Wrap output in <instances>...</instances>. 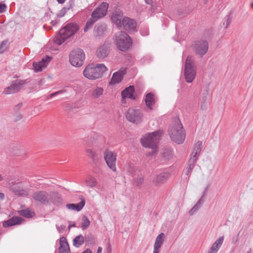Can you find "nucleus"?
<instances>
[{"instance_id": "obj_15", "label": "nucleus", "mask_w": 253, "mask_h": 253, "mask_svg": "<svg viewBox=\"0 0 253 253\" xmlns=\"http://www.w3.org/2000/svg\"><path fill=\"white\" fill-rule=\"evenodd\" d=\"M122 22L121 28L129 32H135L137 31L136 23L133 19L127 17H124Z\"/></svg>"}, {"instance_id": "obj_23", "label": "nucleus", "mask_w": 253, "mask_h": 253, "mask_svg": "<svg viewBox=\"0 0 253 253\" xmlns=\"http://www.w3.org/2000/svg\"><path fill=\"white\" fill-rule=\"evenodd\" d=\"M134 87L133 86H129L126 88L122 91L121 94L122 96V101L126 98H129L132 99H134L135 97L133 96Z\"/></svg>"}, {"instance_id": "obj_59", "label": "nucleus", "mask_w": 253, "mask_h": 253, "mask_svg": "<svg viewBox=\"0 0 253 253\" xmlns=\"http://www.w3.org/2000/svg\"><path fill=\"white\" fill-rule=\"evenodd\" d=\"M4 197V195L2 193H0V199H3Z\"/></svg>"}, {"instance_id": "obj_10", "label": "nucleus", "mask_w": 253, "mask_h": 253, "mask_svg": "<svg viewBox=\"0 0 253 253\" xmlns=\"http://www.w3.org/2000/svg\"><path fill=\"white\" fill-rule=\"evenodd\" d=\"M9 188L15 195L18 196H26L29 195L30 189H25L20 183H15L13 182L8 183Z\"/></svg>"}, {"instance_id": "obj_11", "label": "nucleus", "mask_w": 253, "mask_h": 253, "mask_svg": "<svg viewBox=\"0 0 253 253\" xmlns=\"http://www.w3.org/2000/svg\"><path fill=\"white\" fill-rule=\"evenodd\" d=\"M104 160L108 166L113 171H116L117 155L113 152L106 150L104 153Z\"/></svg>"}, {"instance_id": "obj_3", "label": "nucleus", "mask_w": 253, "mask_h": 253, "mask_svg": "<svg viewBox=\"0 0 253 253\" xmlns=\"http://www.w3.org/2000/svg\"><path fill=\"white\" fill-rule=\"evenodd\" d=\"M162 131L159 130L144 135L141 139L143 146L152 149V155L157 152L158 143L160 139Z\"/></svg>"}, {"instance_id": "obj_12", "label": "nucleus", "mask_w": 253, "mask_h": 253, "mask_svg": "<svg viewBox=\"0 0 253 253\" xmlns=\"http://www.w3.org/2000/svg\"><path fill=\"white\" fill-rule=\"evenodd\" d=\"M25 84V81L21 80L12 81L10 86L4 88L2 94H10L17 93Z\"/></svg>"}, {"instance_id": "obj_26", "label": "nucleus", "mask_w": 253, "mask_h": 253, "mask_svg": "<svg viewBox=\"0 0 253 253\" xmlns=\"http://www.w3.org/2000/svg\"><path fill=\"white\" fill-rule=\"evenodd\" d=\"M109 53L108 46L106 44L101 46L96 51V55L99 58H104Z\"/></svg>"}, {"instance_id": "obj_25", "label": "nucleus", "mask_w": 253, "mask_h": 253, "mask_svg": "<svg viewBox=\"0 0 253 253\" xmlns=\"http://www.w3.org/2000/svg\"><path fill=\"white\" fill-rule=\"evenodd\" d=\"M49 203H52L54 205L59 206L62 203V199L57 193H51L49 195Z\"/></svg>"}, {"instance_id": "obj_49", "label": "nucleus", "mask_w": 253, "mask_h": 253, "mask_svg": "<svg viewBox=\"0 0 253 253\" xmlns=\"http://www.w3.org/2000/svg\"><path fill=\"white\" fill-rule=\"evenodd\" d=\"M66 12V8H63L60 12V14H59L60 16V17L63 16Z\"/></svg>"}, {"instance_id": "obj_9", "label": "nucleus", "mask_w": 253, "mask_h": 253, "mask_svg": "<svg viewBox=\"0 0 253 253\" xmlns=\"http://www.w3.org/2000/svg\"><path fill=\"white\" fill-rule=\"evenodd\" d=\"M126 116L128 121L137 124L141 122L143 114L141 111L139 109L129 108Z\"/></svg>"}, {"instance_id": "obj_44", "label": "nucleus", "mask_w": 253, "mask_h": 253, "mask_svg": "<svg viewBox=\"0 0 253 253\" xmlns=\"http://www.w3.org/2000/svg\"><path fill=\"white\" fill-rule=\"evenodd\" d=\"M141 34L143 36H147L149 34V31L147 28H144L140 30Z\"/></svg>"}, {"instance_id": "obj_58", "label": "nucleus", "mask_w": 253, "mask_h": 253, "mask_svg": "<svg viewBox=\"0 0 253 253\" xmlns=\"http://www.w3.org/2000/svg\"><path fill=\"white\" fill-rule=\"evenodd\" d=\"M59 3L62 4L65 2V0H57Z\"/></svg>"}, {"instance_id": "obj_46", "label": "nucleus", "mask_w": 253, "mask_h": 253, "mask_svg": "<svg viewBox=\"0 0 253 253\" xmlns=\"http://www.w3.org/2000/svg\"><path fill=\"white\" fill-rule=\"evenodd\" d=\"M6 45V42L3 41L0 44V53H3L5 50V48H3V46Z\"/></svg>"}, {"instance_id": "obj_36", "label": "nucleus", "mask_w": 253, "mask_h": 253, "mask_svg": "<svg viewBox=\"0 0 253 253\" xmlns=\"http://www.w3.org/2000/svg\"><path fill=\"white\" fill-rule=\"evenodd\" d=\"M197 159L196 158H193L190 157L187 167L186 168L187 172L186 174L188 175L193 169L195 166V164L196 163Z\"/></svg>"}, {"instance_id": "obj_29", "label": "nucleus", "mask_w": 253, "mask_h": 253, "mask_svg": "<svg viewBox=\"0 0 253 253\" xmlns=\"http://www.w3.org/2000/svg\"><path fill=\"white\" fill-rule=\"evenodd\" d=\"M104 89L102 87L99 86H95L94 87L90 92V96L94 99H98L102 95Z\"/></svg>"}, {"instance_id": "obj_64", "label": "nucleus", "mask_w": 253, "mask_h": 253, "mask_svg": "<svg viewBox=\"0 0 253 253\" xmlns=\"http://www.w3.org/2000/svg\"><path fill=\"white\" fill-rule=\"evenodd\" d=\"M208 0H203V1L204 2L205 4H207L208 2Z\"/></svg>"}, {"instance_id": "obj_48", "label": "nucleus", "mask_w": 253, "mask_h": 253, "mask_svg": "<svg viewBox=\"0 0 253 253\" xmlns=\"http://www.w3.org/2000/svg\"><path fill=\"white\" fill-rule=\"evenodd\" d=\"M22 106V103H18L17 105H16L15 106L14 110L16 111H19L21 109Z\"/></svg>"}, {"instance_id": "obj_50", "label": "nucleus", "mask_w": 253, "mask_h": 253, "mask_svg": "<svg viewBox=\"0 0 253 253\" xmlns=\"http://www.w3.org/2000/svg\"><path fill=\"white\" fill-rule=\"evenodd\" d=\"M231 18L229 16L228 17L227 19L226 20V22H225V28H227L229 26V25L230 23V22H231Z\"/></svg>"}, {"instance_id": "obj_52", "label": "nucleus", "mask_w": 253, "mask_h": 253, "mask_svg": "<svg viewBox=\"0 0 253 253\" xmlns=\"http://www.w3.org/2000/svg\"><path fill=\"white\" fill-rule=\"evenodd\" d=\"M56 96V94H55V92H54V93H52L51 94H50L48 97H47V99H49V98H51L54 96Z\"/></svg>"}, {"instance_id": "obj_56", "label": "nucleus", "mask_w": 253, "mask_h": 253, "mask_svg": "<svg viewBox=\"0 0 253 253\" xmlns=\"http://www.w3.org/2000/svg\"><path fill=\"white\" fill-rule=\"evenodd\" d=\"M107 253H111L112 250L111 247L109 246L107 249Z\"/></svg>"}, {"instance_id": "obj_28", "label": "nucleus", "mask_w": 253, "mask_h": 253, "mask_svg": "<svg viewBox=\"0 0 253 253\" xmlns=\"http://www.w3.org/2000/svg\"><path fill=\"white\" fill-rule=\"evenodd\" d=\"M85 205V200H82L78 204H70L66 205V207L71 210H74L76 211H80Z\"/></svg>"}, {"instance_id": "obj_21", "label": "nucleus", "mask_w": 253, "mask_h": 253, "mask_svg": "<svg viewBox=\"0 0 253 253\" xmlns=\"http://www.w3.org/2000/svg\"><path fill=\"white\" fill-rule=\"evenodd\" d=\"M59 242V253H70V248L66 238L65 237H62L60 239Z\"/></svg>"}, {"instance_id": "obj_19", "label": "nucleus", "mask_w": 253, "mask_h": 253, "mask_svg": "<svg viewBox=\"0 0 253 253\" xmlns=\"http://www.w3.org/2000/svg\"><path fill=\"white\" fill-rule=\"evenodd\" d=\"M24 220L20 216H14L10 219L3 222V226L4 228L10 227L16 225H20Z\"/></svg>"}, {"instance_id": "obj_41", "label": "nucleus", "mask_w": 253, "mask_h": 253, "mask_svg": "<svg viewBox=\"0 0 253 253\" xmlns=\"http://www.w3.org/2000/svg\"><path fill=\"white\" fill-rule=\"evenodd\" d=\"M82 228L83 230H84L89 227L90 224V222L89 219L85 215H84L82 217Z\"/></svg>"}, {"instance_id": "obj_61", "label": "nucleus", "mask_w": 253, "mask_h": 253, "mask_svg": "<svg viewBox=\"0 0 253 253\" xmlns=\"http://www.w3.org/2000/svg\"><path fill=\"white\" fill-rule=\"evenodd\" d=\"M239 235V233H238V235H237V237H238ZM237 240H238V237H237V238H236V239H233V242H236V241H237Z\"/></svg>"}, {"instance_id": "obj_62", "label": "nucleus", "mask_w": 253, "mask_h": 253, "mask_svg": "<svg viewBox=\"0 0 253 253\" xmlns=\"http://www.w3.org/2000/svg\"><path fill=\"white\" fill-rule=\"evenodd\" d=\"M3 176L0 174V181H2L3 180Z\"/></svg>"}, {"instance_id": "obj_33", "label": "nucleus", "mask_w": 253, "mask_h": 253, "mask_svg": "<svg viewBox=\"0 0 253 253\" xmlns=\"http://www.w3.org/2000/svg\"><path fill=\"white\" fill-rule=\"evenodd\" d=\"M164 237L165 234L163 233L160 234L157 237L155 244H154V248H158L160 249L163 244L164 241Z\"/></svg>"}, {"instance_id": "obj_47", "label": "nucleus", "mask_w": 253, "mask_h": 253, "mask_svg": "<svg viewBox=\"0 0 253 253\" xmlns=\"http://www.w3.org/2000/svg\"><path fill=\"white\" fill-rule=\"evenodd\" d=\"M69 3V6L68 7V9L72 8L75 5L74 0H70Z\"/></svg>"}, {"instance_id": "obj_34", "label": "nucleus", "mask_w": 253, "mask_h": 253, "mask_svg": "<svg viewBox=\"0 0 253 253\" xmlns=\"http://www.w3.org/2000/svg\"><path fill=\"white\" fill-rule=\"evenodd\" d=\"M105 31V27L102 25L96 26L94 28V35L96 37H100L103 35Z\"/></svg>"}, {"instance_id": "obj_45", "label": "nucleus", "mask_w": 253, "mask_h": 253, "mask_svg": "<svg viewBox=\"0 0 253 253\" xmlns=\"http://www.w3.org/2000/svg\"><path fill=\"white\" fill-rule=\"evenodd\" d=\"M6 6L5 4L0 3V13H3L5 11Z\"/></svg>"}, {"instance_id": "obj_16", "label": "nucleus", "mask_w": 253, "mask_h": 253, "mask_svg": "<svg viewBox=\"0 0 253 253\" xmlns=\"http://www.w3.org/2000/svg\"><path fill=\"white\" fill-rule=\"evenodd\" d=\"M169 177V173L168 172H162L157 175L153 180L152 183L155 186H160L163 184Z\"/></svg>"}, {"instance_id": "obj_51", "label": "nucleus", "mask_w": 253, "mask_h": 253, "mask_svg": "<svg viewBox=\"0 0 253 253\" xmlns=\"http://www.w3.org/2000/svg\"><path fill=\"white\" fill-rule=\"evenodd\" d=\"M66 92V90L65 89H62V90H60L59 91H57L56 92H55V94H56V95H58V94H62L64 92Z\"/></svg>"}, {"instance_id": "obj_35", "label": "nucleus", "mask_w": 253, "mask_h": 253, "mask_svg": "<svg viewBox=\"0 0 253 253\" xmlns=\"http://www.w3.org/2000/svg\"><path fill=\"white\" fill-rule=\"evenodd\" d=\"M19 213L26 218H31L35 215V212L29 209L21 210L19 211Z\"/></svg>"}, {"instance_id": "obj_24", "label": "nucleus", "mask_w": 253, "mask_h": 253, "mask_svg": "<svg viewBox=\"0 0 253 253\" xmlns=\"http://www.w3.org/2000/svg\"><path fill=\"white\" fill-rule=\"evenodd\" d=\"M224 240L223 236L219 237L212 244L208 253H217L221 246Z\"/></svg>"}, {"instance_id": "obj_2", "label": "nucleus", "mask_w": 253, "mask_h": 253, "mask_svg": "<svg viewBox=\"0 0 253 253\" xmlns=\"http://www.w3.org/2000/svg\"><path fill=\"white\" fill-rule=\"evenodd\" d=\"M79 29L80 27L77 23H68L59 31V35L54 39V42L58 45L61 44L66 40L74 35Z\"/></svg>"}, {"instance_id": "obj_30", "label": "nucleus", "mask_w": 253, "mask_h": 253, "mask_svg": "<svg viewBox=\"0 0 253 253\" xmlns=\"http://www.w3.org/2000/svg\"><path fill=\"white\" fill-rule=\"evenodd\" d=\"M206 191L204 192V194L202 196V197L200 199V200L198 201V202L197 203V204L191 209V210L189 211V213L190 215H193L195 212H196L200 208V207L202 206V205L203 204L204 200L203 198L204 197V195L206 193Z\"/></svg>"}, {"instance_id": "obj_39", "label": "nucleus", "mask_w": 253, "mask_h": 253, "mask_svg": "<svg viewBox=\"0 0 253 253\" xmlns=\"http://www.w3.org/2000/svg\"><path fill=\"white\" fill-rule=\"evenodd\" d=\"M86 185L90 188L94 187L97 184L96 179L92 176L89 177L85 180Z\"/></svg>"}, {"instance_id": "obj_43", "label": "nucleus", "mask_w": 253, "mask_h": 253, "mask_svg": "<svg viewBox=\"0 0 253 253\" xmlns=\"http://www.w3.org/2000/svg\"><path fill=\"white\" fill-rule=\"evenodd\" d=\"M94 239V236L91 234H89V235H87L85 237V239L84 240H85V241L86 242L91 243L93 241Z\"/></svg>"}, {"instance_id": "obj_20", "label": "nucleus", "mask_w": 253, "mask_h": 253, "mask_svg": "<svg viewBox=\"0 0 253 253\" xmlns=\"http://www.w3.org/2000/svg\"><path fill=\"white\" fill-rule=\"evenodd\" d=\"M157 99L154 94L151 92L147 93L145 95V102L147 108L150 110L153 109V106L157 102Z\"/></svg>"}, {"instance_id": "obj_4", "label": "nucleus", "mask_w": 253, "mask_h": 253, "mask_svg": "<svg viewBox=\"0 0 253 253\" xmlns=\"http://www.w3.org/2000/svg\"><path fill=\"white\" fill-rule=\"evenodd\" d=\"M106 70L107 68L103 64H91L85 67L83 74L89 80H96L101 78Z\"/></svg>"}, {"instance_id": "obj_6", "label": "nucleus", "mask_w": 253, "mask_h": 253, "mask_svg": "<svg viewBox=\"0 0 253 253\" xmlns=\"http://www.w3.org/2000/svg\"><path fill=\"white\" fill-rule=\"evenodd\" d=\"M132 44L130 37L124 31L119 33L116 36V45L119 50L122 51L127 50Z\"/></svg>"}, {"instance_id": "obj_7", "label": "nucleus", "mask_w": 253, "mask_h": 253, "mask_svg": "<svg viewBox=\"0 0 253 253\" xmlns=\"http://www.w3.org/2000/svg\"><path fill=\"white\" fill-rule=\"evenodd\" d=\"M191 47L195 54L202 58L206 54L209 49V43L206 40H197L193 42Z\"/></svg>"}, {"instance_id": "obj_14", "label": "nucleus", "mask_w": 253, "mask_h": 253, "mask_svg": "<svg viewBox=\"0 0 253 253\" xmlns=\"http://www.w3.org/2000/svg\"><path fill=\"white\" fill-rule=\"evenodd\" d=\"M49 195L45 191H37L33 194L32 198L41 204H49Z\"/></svg>"}, {"instance_id": "obj_53", "label": "nucleus", "mask_w": 253, "mask_h": 253, "mask_svg": "<svg viewBox=\"0 0 253 253\" xmlns=\"http://www.w3.org/2000/svg\"><path fill=\"white\" fill-rule=\"evenodd\" d=\"M102 248L101 247H99L97 251V253H102Z\"/></svg>"}, {"instance_id": "obj_17", "label": "nucleus", "mask_w": 253, "mask_h": 253, "mask_svg": "<svg viewBox=\"0 0 253 253\" xmlns=\"http://www.w3.org/2000/svg\"><path fill=\"white\" fill-rule=\"evenodd\" d=\"M124 18L123 16V13L120 10H116L113 13L111 17L112 22L117 26L118 28L121 29V25L122 24L123 19Z\"/></svg>"}, {"instance_id": "obj_8", "label": "nucleus", "mask_w": 253, "mask_h": 253, "mask_svg": "<svg viewBox=\"0 0 253 253\" xmlns=\"http://www.w3.org/2000/svg\"><path fill=\"white\" fill-rule=\"evenodd\" d=\"M85 59V54L83 50L78 48L71 51L69 56L71 64L75 67H81Z\"/></svg>"}, {"instance_id": "obj_63", "label": "nucleus", "mask_w": 253, "mask_h": 253, "mask_svg": "<svg viewBox=\"0 0 253 253\" xmlns=\"http://www.w3.org/2000/svg\"><path fill=\"white\" fill-rule=\"evenodd\" d=\"M60 227H61V229H64L65 228V226L63 225H62L60 226Z\"/></svg>"}, {"instance_id": "obj_38", "label": "nucleus", "mask_w": 253, "mask_h": 253, "mask_svg": "<svg viewBox=\"0 0 253 253\" xmlns=\"http://www.w3.org/2000/svg\"><path fill=\"white\" fill-rule=\"evenodd\" d=\"M87 156L89 157L94 163H96L98 161V157L97 154L90 149H87L86 150Z\"/></svg>"}, {"instance_id": "obj_5", "label": "nucleus", "mask_w": 253, "mask_h": 253, "mask_svg": "<svg viewBox=\"0 0 253 253\" xmlns=\"http://www.w3.org/2000/svg\"><path fill=\"white\" fill-rule=\"evenodd\" d=\"M196 70L194 59L192 55L187 57L184 68V76L186 81L191 83L194 80L196 76Z\"/></svg>"}, {"instance_id": "obj_57", "label": "nucleus", "mask_w": 253, "mask_h": 253, "mask_svg": "<svg viewBox=\"0 0 253 253\" xmlns=\"http://www.w3.org/2000/svg\"><path fill=\"white\" fill-rule=\"evenodd\" d=\"M145 1L148 4H151L152 3V0H145Z\"/></svg>"}, {"instance_id": "obj_13", "label": "nucleus", "mask_w": 253, "mask_h": 253, "mask_svg": "<svg viewBox=\"0 0 253 253\" xmlns=\"http://www.w3.org/2000/svg\"><path fill=\"white\" fill-rule=\"evenodd\" d=\"M109 4L107 2H102L97 8L95 9L91 13V17L94 18L95 20L104 17L107 12Z\"/></svg>"}, {"instance_id": "obj_18", "label": "nucleus", "mask_w": 253, "mask_h": 253, "mask_svg": "<svg viewBox=\"0 0 253 253\" xmlns=\"http://www.w3.org/2000/svg\"><path fill=\"white\" fill-rule=\"evenodd\" d=\"M50 61V57L46 56L45 58H42V60L39 62H34L33 66L35 72H38L41 71L43 68L47 66Z\"/></svg>"}, {"instance_id": "obj_40", "label": "nucleus", "mask_w": 253, "mask_h": 253, "mask_svg": "<svg viewBox=\"0 0 253 253\" xmlns=\"http://www.w3.org/2000/svg\"><path fill=\"white\" fill-rule=\"evenodd\" d=\"M97 20H95L94 18H92V17L88 19L87 21L85 26L84 27V32H86L88 29L91 28L93 25V24Z\"/></svg>"}, {"instance_id": "obj_27", "label": "nucleus", "mask_w": 253, "mask_h": 253, "mask_svg": "<svg viewBox=\"0 0 253 253\" xmlns=\"http://www.w3.org/2000/svg\"><path fill=\"white\" fill-rule=\"evenodd\" d=\"M202 148V142L198 141L194 146L191 157L198 159Z\"/></svg>"}, {"instance_id": "obj_54", "label": "nucleus", "mask_w": 253, "mask_h": 253, "mask_svg": "<svg viewBox=\"0 0 253 253\" xmlns=\"http://www.w3.org/2000/svg\"><path fill=\"white\" fill-rule=\"evenodd\" d=\"M159 249H158V248H154V251H153V253H159Z\"/></svg>"}, {"instance_id": "obj_22", "label": "nucleus", "mask_w": 253, "mask_h": 253, "mask_svg": "<svg viewBox=\"0 0 253 253\" xmlns=\"http://www.w3.org/2000/svg\"><path fill=\"white\" fill-rule=\"evenodd\" d=\"M125 74V73L124 71H119L114 73L109 84H115L120 83L122 81Z\"/></svg>"}, {"instance_id": "obj_1", "label": "nucleus", "mask_w": 253, "mask_h": 253, "mask_svg": "<svg viewBox=\"0 0 253 253\" xmlns=\"http://www.w3.org/2000/svg\"><path fill=\"white\" fill-rule=\"evenodd\" d=\"M169 134L171 140L180 144L183 143L185 138V132L178 118L175 119L169 129Z\"/></svg>"}, {"instance_id": "obj_55", "label": "nucleus", "mask_w": 253, "mask_h": 253, "mask_svg": "<svg viewBox=\"0 0 253 253\" xmlns=\"http://www.w3.org/2000/svg\"><path fill=\"white\" fill-rule=\"evenodd\" d=\"M82 253H92L91 251L89 249H87L84 252H83Z\"/></svg>"}, {"instance_id": "obj_42", "label": "nucleus", "mask_w": 253, "mask_h": 253, "mask_svg": "<svg viewBox=\"0 0 253 253\" xmlns=\"http://www.w3.org/2000/svg\"><path fill=\"white\" fill-rule=\"evenodd\" d=\"M144 182L143 176L141 174L134 178V184L137 186H141Z\"/></svg>"}, {"instance_id": "obj_32", "label": "nucleus", "mask_w": 253, "mask_h": 253, "mask_svg": "<svg viewBox=\"0 0 253 253\" xmlns=\"http://www.w3.org/2000/svg\"><path fill=\"white\" fill-rule=\"evenodd\" d=\"M84 242V238L82 235H79L77 236L74 240H73V245L77 248L80 247L81 245H82Z\"/></svg>"}, {"instance_id": "obj_31", "label": "nucleus", "mask_w": 253, "mask_h": 253, "mask_svg": "<svg viewBox=\"0 0 253 253\" xmlns=\"http://www.w3.org/2000/svg\"><path fill=\"white\" fill-rule=\"evenodd\" d=\"M208 91H206L203 94L202 98L200 102V108L202 110H206L207 109L208 107Z\"/></svg>"}, {"instance_id": "obj_37", "label": "nucleus", "mask_w": 253, "mask_h": 253, "mask_svg": "<svg viewBox=\"0 0 253 253\" xmlns=\"http://www.w3.org/2000/svg\"><path fill=\"white\" fill-rule=\"evenodd\" d=\"M162 155L166 160H169L172 157L173 153L171 149L165 148L163 149Z\"/></svg>"}, {"instance_id": "obj_60", "label": "nucleus", "mask_w": 253, "mask_h": 253, "mask_svg": "<svg viewBox=\"0 0 253 253\" xmlns=\"http://www.w3.org/2000/svg\"><path fill=\"white\" fill-rule=\"evenodd\" d=\"M71 227H76V224L75 223H73V224H70L69 226V229H70Z\"/></svg>"}]
</instances>
